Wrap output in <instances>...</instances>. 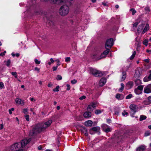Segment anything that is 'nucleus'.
<instances>
[{"label": "nucleus", "mask_w": 151, "mask_h": 151, "mask_svg": "<svg viewBox=\"0 0 151 151\" xmlns=\"http://www.w3.org/2000/svg\"><path fill=\"white\" fill-rule=\"evenodd\" d=\"M93 124V122L92 121L89 120L85 122V125L87 127H91L92 126Z\"/></svg>", "instance_id": "obj_15"}, {"label": "nucleus", "mask_w": 151, "mask_h": 151, "mask_svg": "<svg viewBox=\"0 0 151 151\" xmlns=\"http://www.w3.org/2000/svg\"><path fill=\"white\" fill-rule=\"evenodd\" d=\"M86 98V97L85 96H81V97H80L79 99L80 100H83V99H85Z\"/></svg>", "instance_id": "obj_56"}, {"label": "nucleus", "mask_w": 151, "mask_h": 151, "mask_svg": "<svg viewBox=\"0 0 151 151\" xmlns=\"http://www.w3.org/2000/svg\"><path fill=\"white\" fill-rule=\"evenodd\" d=\"M146 118L147 117L146 116L143 115H142L140 116L139 120L140 121H142L146 119Z\"/></svg>", "instance_id": "obj_25"}, {"label": "nucleus", "mask_w": 151, "mask_h": 151, "mask_svg": "<svg viewBox=\"0 0 151 151\" xmlns=\"http://www.w3.org/2000/svg\"><path fill=\"white\" fill-rule=\"evenodd\" d=\"M77 82V81L75 79H74L73 80H71V83L73 84H75Z\"/></svg>", "instance_id": "obj_51"}, {"label": "nucleus", "mask_w": 151, "mask_h": 151, "mask_svg": "<svg viewBox=\"0 0 151 151\" xmlns=\"http://www.w3.org/2000/svg\"><path fill=\"white\" fill-rule=\"evenodd\" d=\"M35 61L36 64H39L40 63V61L37 59H35Z\"/></svg>", "instance_id": "obj_52"}, {"label": "nucleus", "mask_w": 151, "mask_h": 151, "mask_svg": "<svg viewBox=\"0 0 151 151\" xmlns=\"http://www.w3.org/2000/svg\"><path fill=\"white\" fill-rule=\"evenodd\" d=\"M139 22H136L134 23L133 24V28L134 29H136V28Z\"/></svg>", "instance_id": "obj_26"}, {"label": "nucleus", "mask_w": 151, "mask_h": 151, "mask_svg": "<svg viewBox=\"0 0 151 151\" xmlns=\"http://www.w3.org/2000/svg\"><path fill=\"white\" fill-rule=\"evenodd\" d=\"M90 104L92 106H93V108H94L96 106L97 103L96 102H92Z\"/></svg>", "instance_id": "obj_29"}, {"label": "nucleus", "mask_w": 151, "mask_h": 151, "mask_svg": "<svg viewBox=\"0 0 151 151\" xmlns=\"http://www.w3.org/2000/svg\"><path fill=\"white\" fill-rule=\"evenodd\" d=\"M100 129V128L98 127H93L90 130V133L91 134H92V133H91V132L92 131H93L95 132H98Z\"/></svg>", "instance_id": "obj_13"}, {"label": "nucleus", "mask_w": 151, "mask_h": 151, "mask_svg": "<svg viewBox=\"0 0 151 151\" xmlns=\"http://www.w3.org/2000/svg\"><path fill=\"white\" fill-rule=\"evenodd\" d=\"M62 77L60 75H58L56 77V79L58 80H60L62 79Z\"/></svg>", "instance_id": "obj_36"}, {"label": "nucleus", "mask_w": 151, "mask_h": 151, "mask_svg": "<svg viewBox=\"0 0 151 151\" xmlns=\"http://www.w3.org/2000/svg\"><path fill=\"white\" fill-rule=\"evenodd\" d=\"M134 91L135 93L137 95H139L142 93V92L137 88L134 89Z\"/></svg>", "instance_id": "obj_24"}, {"label": "nucleus", "mask_w": 151, "mask_h": 151, "mask_svg": "<svg viewBox=\"0 0 151 151\" xmlns=\"http://www.w3.org/2000/svg\"><path fill=\"white\" fill-rule=\"evenodd\" d=\"M144 24H142L140 25L137 29V31L138 32H141L144 27Z\"/></svg>", "instance_id": "obj_20"}, {"label": "nucleus", "mask_w": 151, "mask_h": 151, "mask_svg": "<svg viewBox=\"0 0 151 151\" xmlns=\"http://www.w3.org/2000/svg\"><path fill=\"white\" fill-rule=\"evenodd\" d=\"M143 103L144 104L147 105L150 104V101L148 99L147 100H145L143 101Z\"/></svg>", "instance_id": "obj_30"}, {"label": "nucleus", "mask_w": 151, "mask_h": 151, "mask_svg": "<svg viewBox=\"0 0 151 151\" xmlns=\"http://www.w3.org/2000/svg\"><path fill=\"white\" fill-rule=\"evenodd\" d=\"M135 84L136 86H137L141 84L142 83L141 81L139 79H136L135 81Z\"/></svg>", "instance_id": "obj_22"}, {"label": "nucleus", "mask_w": 151, "mask_h": 151, "mask_svg": "<svg viewBox=\"0 0 151 151\" xmlns=\"http://www.w3.org/2000/svg\"><path fill=\"white\" fill-rule=\"evenodd\" d=\"M101 113V110L98 109L96 110L95 111V113L96 114H100Z\"/></svg>", "instance_id": "obj_40"}, {"label": "nucleus", "mask_w": 151, "mask_h": 151, "mask_svg": "<svg viewBox=\"0 0 151 151\" xmlns=\"http://www.w3.org/2000/svg\"><path fill=\"white\" fill-rule=\"evenodd\" d=\"M4 86V85L2 82H0V88H2Z\"/></svg>", "instance_id": "obj_57"}, {"label": "nucleus", "mask_w": 151, "mask_h": 151, "mask_svg": "<svg viewBox=\"0 0 151 151\" xmlns=\"http://www.w3.org/2000/svg\"><path fill=\"white\" fill-rule=\"evenodd\" d=\"M123 147H122L120 146L118 149V151H122L123 150Z\"/></svg>", "instance_id": "obj_59"}, {"label": "nucleus", "mask_w": 151, "mask_h": 151, "mask_svg": "<svg viewBox=\"0 0 151 151\" xmlns=\"http://www.w3.org/2000/svg\"><path fill=\"white\" fill-rule=\"evenodd\" d=\"M144 92L147 93L151 92V84H149L145 87Z\"/></svg>", "instance_id": "obj_9"}, {"label": "nucleus", "mask_w": 151, "mask_h": 151, "mask_svg": "<svg viewBox=\"0 0 151 151\" xmlns=\"http://www.w3.org/2000/svg\"><path fill=\"white\" fill-rule=\"evenodd\" d=\"M28 111L27 109H23V112L25 114H26Z\"/></svg>", "instance_id": "obj_54"}, {"label": "nucleus", "mask_w": 151, "mask_h": 151, "mask_svg": "<svg viewBox=\"0 0 151 151\" xmlns=\"http://www.w3.org/2000/svg\"><path fill=\"white\" fill-rule=\"evenodd\" d=\"M92 58L94 60H99V56L96 54H93L91 56Z\"/></svg>", "instance_id": "obj_17"}, {"label": "nucleus", "mask_w": 151, "mask_h": 151, "mask_svg": "<svg viewBox=\"0 0 151 151\" xmlns=\"http://www.w3.org/2000/svg\"><path fill=\"white\" fill-rule=\"evenodd\" d=\"M106 56L103 53L101 54V55L99 56V60L105 58Z\"/></svg>", "instance_id": "obj_33"}, {"label": "nucleus", "mask_w": 151, "mask_h": 151, "mask_svg": "<svg viewBox=\"0 0 151 151\" xmlns=\"http://www.w3.org/2000/svg\"><path fill=\"white\" fill-rule=\"evenodd\" d=\"M148 40L145 39V40L144 41H143V44L145 45L146 46H147V44L148 43Z\"/></svg>", "instance_id": "obj_45"}, {"label": "nucleus", "mask_w": 151, "mask_h": 151, "mask_svg": "<svg viewBox=\"0 0 151 151\" xmlns=\"http://www.w3.org/2000/svg\"><path fill=\"white\" fill-rule=\"evenodd\" d=\"M130 11L132 12V15H134L136 13V11L133 8L130 9Z\"/></svg>", "instance_id": "obj_34"}, {"label": "nucleus", "mask_w": 151, "mask_h": 151, "mask_svg": "<svg viewBox=\"0 0 151 151\" xmlns=\"http://www.w3.org/2000/svg\"><path fill=\"white\" fill-rule=\"evenodd\" d=\"M132 96V95L131 94H130L128 95L126 97L127 99H131Z\"/></svg>", "instance_id": "obj_44"}, {"label": "nucleus", "mask_w": 151, "mask_h": 151, "mask_svg": "<svg viewBox=\"0 0 151 151\" xmlns=\"http://www.w3.org/2000/svg\"><path fill=\"white\" fill-rule=\"evenodd\" d=\"M143 88H144L143 86L139 85L138 86V87L137 88L140 91L142 92V90H143Z\"/></svg>", "instance_id": "obj_32"}, {"label": "nucleus", "mask_w": 151, "mask_h": 151, "mask_svg": "<svg viewBox=\"0 0 151 151\" xmlns=\"http://www.w3.org/2000/svg\"><path fill=\"white\" fill-rule=\"evenodd\" d=\"M146 67L148 69L150 68L151 67V64H150L146 65Z\"/></svg>", "instance_id": "obj_58"}, {"label": "nucleus", "mask_w": 151, "mask_h": 151, "mask_svg": "<svg viewBox=\"0 0 151 151\" xmlns=\"http://www.w3.org/2000/svg\"><path fill=\"white\" fill-rule=\"evenodd\" d=\"M31 138H29L28 139H24L22 140L20 142V145L22 147V148H23L27 144L29 143V142L31 140Z\"/></svg>", "instance_id": "obj_7"}, {"label": "nucleus", "mask_w": 151, "mask_h": 151, "mask_svg": "<svg viewBox=\"0 0 151 151\" xmlns=\"http://www.w3.org/2000/svg\"><path fill=\"white\" fill-rule=\"evenodd\" d=\"M145 12L146 13H148L150 11V9L148 7H146L145 8Z\"/></svg>", "instance_id": "obj_37"}, {"label": "nucleus", "mask_w": 151, "mask_h": 151, "mask_svg": "<svg viewBox=\"0 0 151 151\" xmlns=\"http://www.w3.org/2000/svg\"><path fill=\"white\" fill-rule=\"evenodd\" d=\"M59 86H57L56 88L53 89V91L54 92H58L59 91Z\"/></svg>", "instance_id": "obj_39"}, {"label": "nucleus", "mask_w": 151, "mask_h": 151, "mask_svg": "<svg viewBox=\"0 0 151 151\" xmlns=\"http://www.w3.org/2000/svg\"><path fill=\"white\" fill-rule=\"evenodd\" d=\"M11 74L12 76H14L15 78H17V73L16 72H12L11 73Z\"/></svg>", "instance_id": "obj_38"}, {"label": "nucleus", "mask_w": 151, "mask_h": 151, "mask_svg": "<svg viewBox=\"0 0 151 151\" xmlns=\"http://www.w3.org/2000/svg\"><path fill=\"white\" fill-rule=\"evenodd\" d=\"M16 102L17 104L23 105H24L23 101L20 99L17 98L16 99Z\"/></svg>", "instance_id": "obj_14"}, {"label": "nucleus", "mask_w": 151, "mask_h": 151, "mask_svg": "<svg viewBox=\"0 0 151 151\" xmlns=\"http://www.w3.org/2000/svg\"><path fill=\"white\" fill-rule=\"evenodd\" d=\"M149 29V26L148 24H146L145 27L144 28L142 32V34H144Z\"/></svg>", "instance_id": "obj_19"}, {"label": "nucleus", "mask_w": 151, "mask_h": 151, "mask_svg": "<svg viewBox=\"0 0 151 151\" xmlns=\"http://www.w3.org/2000/svg\"><path fill=\"white\" fill-rule=\"evenodd\" d=\"M50 62H49L48 63V64L49 65H50L51 64L53 63L55 61L52 58H50Z\"/></svg>", "instance_id": "obj_41"}, {"label": "nucleus", "mask_w": 151, "mask_h": 151, "mask_svg": "<svg viewBox=\"0 0 151 151\" xmlns=\"http://www.w3.org/2000/svg\"><path fill=\"white\" fill-rule=\"evenodd\" d=\"M87 131V129L85 127H83L81 129V132L83 133L86 132Z\"/></svg>", "instance_id": "obj_35"}, {"label": "nucleus", "mask_w": 151, "mask_h": 151, "mask_svg": "<svg viewBox=\"0 0 151 151\" xmlns=\"http://www.w3.org/2000/svg\"><path fill=\"white\" fill-rule=\"evenodd\" d=\"M42 11L41 10H40L39 12V13H37V14L42 15L44 14H42Z\"/></svg>", "instance_id": "obj_55"}, {"label": "nucleus", "mask_w": 151, "mask_h": 151, "mask_svg": "<svg viewBox=\"0 0 151 151\" xmlns=\"http://www.w3.org/2000/svg\"><path fill=\"white\" fill-rule=\"evenodd\" d=\"M35 0H32L31 3L29 4V5L30 6H32L33 5H35Z\"/></svg>", "instance_id": "obj_46"}, {"label": "nucleus", "mask_w": 151, "mask_h": 151, "mask_svg": "<svg viewBox=\"0 0 151 151\" xmlns=\"http://www.w3.org/2000/svg\"><path fill=\"white\" fill-rule=\"evenodd\" d=\"M91 116V112L88 111H86L83 114V116L85 118H89Z\"/></svg>", "instance_id": "obj_16"}, {"label": "nucleus", "mask_w": 151, "mask_h": 151, "mask_svg": "<svg viewBox=\"0 0 151 151\" xmlns=\"http://www.w3.org/2000/svg\"><path fill=\"white\" fill-rule=\"evenodd\" d=\"M122 76L121 78V81H124L126 77V73L125 71L123 70L122 72Z\"/></svg>", "instance_id": "obj_18"}, {"label": "nucleus", "mask_w": 151, "mask_h": 151, "mask_svg": "<svg viewBox=\"0 0 151 151\" xmlns=\"http://www.w3.org/2000/svg\"><path fill=\"white\" fill-rule=\"evenodd\" d=\"M145 149L144 146L142 145L137 148V151H143Z\"/></svg>", "instance_id": "obj_21"}, {"label": "nucleus", "mask_w": 151, "mask_h": 151, "mask_svg": "<svg viewBox=\"0 0 151 151\" xmlns=\"http://www.w3.org/2000/svg\"><path fill=\"white\" fill-rule=\"evenodd\" d=\"M10 150L14 151H23L19 142L15 143L10 147Z\"/></svg>", "instance_id": "obj_4"}, {"label": "nucleus", "mask_w": 151, "mask_h": 151, "mask_svg": "<svg viewBox=\"0 0 151 151\" xmlns=\"http://www.w3.org/2000/svg\"><path fill=\"white\" fill-rule=\"evenodd\" d=\"M29 99L30 100L32 101H34V102H35L36 101V100L35 99L33 98H30Z\"/></svg>", "instance_id": "obj_64"}, {"label": "nucleus", "mask_w": 151, "mask_h": 151, "mask_svg": "<svg viewBox=\"0 0 151 151\" xmlns=\"http://www.w3.org/2000/svg\"><path fill=\"white\" fill-rule=\"evenodd\" d=\"M103 129L106 132H108L111 131V128L108 127V126L106 124H104L102 125Z\"/></svg>", "instance_id": "obj_8"}, {"label": "nucleus", "mask_w": 151, "mask_h": 151, "mask_svg": "<svg viewBox=\"0 0 151 151\" xmlns=\"http://www.w3.org/2000/svg\"><path fill=\"white\" fill-rule=\"evenodd\" d=\"M113 40L112 39L110 38L106 42L105 45V48H107L108 47L110 48L113 45Z\"/></svg>", "instance_id": "obj_5"}, {"label": "nucleus", "mask_w": 151, "mask_h": 151, "mask_svg": "<svg viewBox=\"0 0 151 151\" xmlns=\"http://www.w3.org/2000/svg\"><path fill=\"white\" fill-rule=\"evenodd\" d=\"M89 70L90 73L95 77H101L103 75V73L102 72L94 68H90Z\"/></svg>", "instance_id": "obj_3"}, {"label": "nucleus", "mask_w": 151, "mask_h": 151, "mask_svg": "<svg viewBox=\"0 0 151 151\" xmlns=\"http://www.w3.org/2000/svg\"><path fill=\"white\" fill-rule=\"evenodd\" d=\"M57 66L53 67L52 68L53 70V71H55L57 70Z\"/></svg>", "instance_id": "obj_62"}, {"label": "nucleus", "mask_w": 151, "mask_h": 151, "mask_svg": "<svg viewBox=\"0 0 151 151\" xmlns=\"http://www.w3.org/2000/svg\"><path fill=\"white\" fill-rule=\"evenodd\" d=\"M136 51H134L133 52L132 55H131V56L130 58V60H132L134 58L136 55Z\"/></svg>", "instance_id": "obj_31"}, {"label": "nucleus", "mask_w": 151, "mask_h": 151, "mask_svg": "<svg viewBox=\"0 0 151 151\" xmlns=\"http://www.w3.org/2000/svg\"><path fill=\"white\" fill-rule=\"evenodd\" d=\"M106 48V50L104 51L103 53L106 56L109 53V49L110 48L107 47V48Z\"/></svg>", "instance_id": "obj_28"}, {"label": "nucleus", "mask_w": 151, "mask_h": 151, "mask_svg": "<svg viewBox=\"0 0 151 151\" xmlns=\"http://www.w3.org/2000/svg\"><path fill=\"white\" fill-rule=\"evenodd\" d=\"M4 128V124H0V130Z\"/></svg>", "instance_id": "obj_61"}, {"label": "nucleus", "mask_w": 151, "mask_h": 151, "mask_svg": "<svg viewBox=\"0 0 151 151\" xmlns=\"http://www.w3.org/2000/svg\"><path fill=\"white\" fill-rule=\"evenodd\" d=\"M52 122L51 120H49L43 123L36 124L34 126L32 130L29 132V136H32L45 130L50 125Z\"/></svg>", "instance_id": "obj_1"}, {"label": "nucleus", "mask_w": 151, "mask_h": 151, "mask_svg": "<svg viewBox=\"0 0 151 151\" xmlns=\"http://www.w3.org/2000/svg\"><path fill=\"white\" fill-rule=\"evenodd\" d=\"M24 117L27 121H29V115H25L24 116Z\"/></svg>", "instance_id": "obj_48"}, {"label": "nucleus", "mask_w": 151, "mask_h": 151, "mask_svg": "<svg viewBox=\"0 0 151 151\" xmlns=\"http://www.w3.org/2000/svg\"><path fill=\"white\" fill-rule=\"evenodd\" d=\"M14 110V109L13 108H11V109H10L9 110V112L10 114H12V111H13Z\"/></svg>", "instance_id": "obj_53"}, {"label": "nucleus", "mask_w": 151, "mask_h": 151, "mask_svg": "<svg viewBox=\"0 0 151 151\" xmlns=\"http://www.w3.org/2000/svg\"><path fill=\"white\" fill-rule=\"evenodd\" d=\"M12 55L13 57H14L15 56H16V57H18L19 56V54L18 53H17L16 54H14V53H12Z\"/></svg>", "instance_id": "obj_43"}, {"label": "nucleus", "mask_w": 151, "mask_h": 151, "mask_svg": "<svg viewBox=\"0 0 151 151\" xmlns=\"http://www.w3.org/2000/svg\"><path fill=\"white\" fill-rule=\"evenodd\" d=\"M150 133L149 132H146L145 133V136H149L150 135Z\"/></svg>", "instance_id": "obj_63"}, {"label": "nucleus", "mask_w": 151, "mask_h": 151, "mask_svg": "<svg viewBox=\"0 0 151 151\" xmlns=\"http://www.w3.org/2000/svg\"><path fill=\"white\" fill-rule=\"evenodd\" d=\"M141 74V72L139 70H135V75L137 77L139 76Z\"/></svg>", "instance_id": "obj_23"}, {"label": "nucleus", "mask_w": 151, "mask_h": 151, "mask_svg": "<svg viewBox=\"0 0 151 151\" xmlns=\"http://www.w3.org/2000/svg\"><path fill=\"white\" fill-rule=\"evenodd\" d=\"M11 63V61L10 60H8L6 62V65L7 66L9 67Z\"/></svg>", "instance_id": "obj_47"}, {"label": "nucleus", "mask_w": 151, "mask_h": 151, "mask_svg": "<svg viewBox=\"0 0 151 151\" xmlns=\"http://www.w3.org/2000/svg\"><path fill=\"white\" fill-rule=\"evenodd\" d=\"M93 106H92L90 104L88 106L87 108L88 110L90 111H93Z\"/></svg>", "instance_id": "obj_27"}, {"label": "nucleus", "mask_w": 151, "mask_h": 151, "mask_svg": "<svg viewBox=\"0 0 151 151\" xmlns=\"http://www.w3.org/2000/svg\"><path fill=\"white\" fill-rule=\"evenodd\" d=\"M129 108L133 112V113L131 114V116L133 117V115L137 111L138 107L134 104H132L130 105Z\"/></svg>", "instance_id": "obj_6"}, {"label": "nucleus", "mask_w": 151, "mask_h": 151, "mask_svg": "<svg viewBox=\"0 0 151 151\" xmlns=\"http://www.w3.org/2000/svg\"><path fill=\"white\" fill-rule=\"evenodd\" d=\"M116 98L118 100H120L124 99V96L123 94L117 93L116 96Z\"/></svg>", "instance_id": "obj_12"}, {"label": "nucleus", "mask_w": 151, "mask_h": 151, "mask_svg": "<svg viewBox=\"0 0 151 151\" xmlns=\"http://www.w3.org/2000/svg\"><path fill=\"white\" fill-rule=\"evenodd\" d=\"M150 80L149 78L148 77H146L144 78L143 79V81L144 82H147Z\"/></svg>", "instance_id": "obj_42"}, {"label": "nucleus", "mask_w": 151, "mask_h": 151, "mask_svg": "<svg viewBox=\"0 0 151 151\" xmlns=\"http://www.w3.org/2000/svg\"><path fill=\"white\" fill-rule=\"evenodd\" d=\"M133 85V83L132 81H129L126 84V87L127 88V89H130L132 87Z\"/></svg>", "instance_id": "obj_10"}, {"label": "nucleus", "mask_w": 151, "mask_h": 151, "mask_svg": "<svg viewBox=\"0 0 151 151\" xmlns=\"http://www.w3.org/2000/svg\"><path fill=\"white\" fill-rule=\"evenodd\" d=\"M69 11V7L67 5H63L61 6L60 9L59 13L61 16H64L68 14Z\"/></svg>", "instance_id": "obj_2"}, {"label": "nucleus", "mask_w": 151, "mask_h": 151, "mask_svg": "<svg viewBox=\"0 0 151 151\" xmlns=\"http://www.w3.org/2000/svg\"><path fill=\"white\" fill-rule=\"evenodd\" d=\"M70 58L69 57H67L65 58V61L66 62H68L70 61Z\"/></svg>", "instance_id": "obj_50"}, {"label": "nucleus", "mask_w": 151, "mask_h": 151, "mask_svg": "<svg viewBox=\"0 0 151 151\" xmlns=\"http://www.w3.org/2000/svg\"><path fill=\"white\" fill-rule=\"evenodd\" d=\"M106 79L105 78H102L100 80L99 83V85L101 86H102L104 85L106 83Z\"/></svg>", "instance_id": "obj_11"}, {"label": "nucleus", "mask_w": 151, "mask_h": 151, "mask_svg": "<svg viewBox=\"0 0 151 151\" xmlns=\"http://www.w3.org/2000/svg\"><path fill=\"white\" fill-rule=\"evenodd\" d=\"M122 114L123 116H124L125 115H127L128 114V112H126L125 110L122 113Z\"/></svg>", "instance_id": "obj_49"}, {"label": "nucleus", "mask_w": 151, "mask_h": 151, "mask_svg": "<svg viewBox=\"0 0 151 151\" xmlns=\"http://www.w3.org/2000/svg\"><path fill=\"white\" fill-rule=\"evenodd\" d=\"M66 86L67 87V90H69L70 89V86L69 84H67Z\"/></svg>", "instance_id": "obj_60"}]
</instances>
